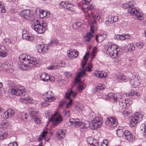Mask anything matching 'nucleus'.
Instances as JSON below:
<instances>
[{"label": "nucleus", "instance_id": "40", "mask_svg": "<svg viewBox=\"0 0 146 146\" xmlns=\"http://www.w3.org/2000/svg\"><path fill=\"white\" fill-rule=\"evenodd\" d=\"M23 38L24 39L30 41L34 39L33 36H30L29 34H27L25 35H23Z\"/></svg>", "mask_w": 146, "mask_h": 146}, {"label": "nucleus", "instance_id": "22", "mask_svg": "<svg viewBox=\"0 0 146 146\" xmlns=\"http://www.w3.org/2000/svg\"><path fill=\"white\" fill-rule=\"evenodd\" d=\"M50 13L49 11H46L43 10L40 11V17L42 19L45 17L48 18L50 17Z\"/></svg>", "mask_w": 146, "mask_h": 146}, {"label": "nucleus", "instance_id": "20", "mask_svg": "<svg viewBox=\"0 0 146 146\" xmlns=\"http://www.w3.org/2000/svg\"><path fill=\"white\" fill-rule=\"evenodd\" d=\"M68 123L69 124V125H72L75 126H81L82 124V122L78 119H70Z\"/></svg>", "mask_w": 146, "mask_h": 146}, {"label": "nucleus", "instance_id": "41", "mask_svg": "<svg viewBox=\"0 0 146 146\" xmlns=\"http://www.w3.org/2000/svg\"><path fill=\"white\" fill-rule=\"evenodd\" d=\"M94 69V68L92 66V64L91 63H90L86 68L85 70H85V71H86L90 72L93 70Z\"/></svg>", "mask_w": 146, "mask_h": 146}, {"label": "nucleus", "instance_id": "63", "mask_svg": "<svg viewBox=\"0 0 146 146\" xmlns=\"http://www.w3.org/2000/svg\"><path fill=\"white\" fill-rule=\"evenodd\" d=\"M66 102L65 101H63L61 102L59 104V108H62L64 106Z\"/></svg>", "mask_w": 146, "mask_h": 146}, {"label": "nucleus", "instance_id": "37", "mask_svg": "<svg viewBox=\"0 0 146 146\" xmlns=\"http://www.w3.org/2000/svg\"><path fill=\"white\" fill-rule=\"evenodd\" d=\"M82 21H79L76 23H74L73 24V27L74 29H77L81 27L82 25Z\"/></svg>", "mask_w": 146, "mask_h": 146}, {"label": "nucleus", "instance_id": "18", "mask_svg": "<svg viewBox=\"0 0 146 146\" xmlns=\"http://www.w3.org/2000/svg\"><path fill=\"white\" fill-rule=\"evenodd\" d=\"M123 137L125 138L127 141L130 143L132 142L134 140L133 134L128 130L125 131V134Z\"/></svg>", "mask_w": 146, "mask_h": 146}, {"label": "nucleus", "instance_id": "42", "mask_svg": "<svg viewBox=\"0 0 146 146\" xmlns=\"http://www.w3.org/2000/svg\"><path fill=\"white\" fill-rule=\"evenodd\" d=\"M127 49L129 51L132 52L135 50V47L133 44L131 43L128 44L127 46Z\"/></svg>", "mask_w": 146, "mask_h": 146}, {"label": "nucleus", "instance_id": "4", "mask_svg": "<svg viewBox=\"0 0 146 146\" xmlns=\"http://www.w3.org/2000/svg\"><path fill=\"white\" fill-rule=\"evenodd\" d=\"M108 48L107 53L113 58L116 57L118 55V46L116 45L112 44L109 42L107 45Z\"/></svg>", "mask_w": 146, "mask_h": 146}, {"label": "nucleus", "instance_id": "50", "mask_svg": "<svg viewBox=\"0 0 146 146\" xmlns=\"http://www.w3.org/2000/svg\"><path fill=\"white\" fill-rule=\"evenodd\" d=\"M67 98V99L68 100V101H69V102L66 104V108H70V106H71L72 105V100L70 98Z\"/></svg>", "mask_w": 146, "mask_h": 146}, {"label": "nucleus", "instance_id": "9", "mask_svg": "<svg viewBox=\"0 0 146 146\" xmlns=\"http://www.w3.org/2000/svg\"><path fill=\"white\" fill-rule=\"evenodd\" d=\"M35 24L32 26V28L38 34H42L45 32V29L43 28L42 26L40 23V21L36 20L35 23Z\"/></svg>", "mask_w": 146, "mask_h": 146}, {"label": "nucleus", "instance_id": "43", "mask_svg": "<svg viewBox=\"0 0 146 146\" xmlns=\"http://www.w3.org/2000/svg\"><path fill=\"white\" fill-rule=\"evenodd\" d=\"M58 43V41L57 39H52L48 43V45L51 46L56 45Z\"/></svg>", "mask_w": 146, "mask_h": 146}, {"label": "nucleus", "instance_id": "5", "mask_svg": "<svg viewBox=\"0 0 146 146\" xmlns=\"http://www.w3.org/2000/svg\"><path fill=\"white\" fill-rule=\"evenodd\" d=\"M143 114L137 112L132 116L130 119V125L131 127L135 126L137 123H139L143 119Z\"/></svg>", "mask_w": 146, "mask_h": 146}, {"label": "nucleus", "instance_id": "53", "mask_svg": "<svg viewBox=\"0 0 146 146\" xmlns=\"http://www.w3.org/2000/svg\"><path fill=\"white\" fill-rule=\"evenodd\" d=\"M40 23L41 26H42V27L44 28H45V31L47 29L46 27L47 26V24L46 23L44 22L43 21H40Z\"/></svg>", "mask_w": 146, "mask_h": 146}, {"label": "nucleus", "instance_id": "14", "mask_svg": "<svg viewBox=\"0 0 146 146\" xmlns=\"http://www.w3.org/2000/svg\"><path fill=\"white\" fill-rule=\"evenodd\" d=\"M47 44H38L37 46V49L38 52L45 53L47 52L48 48Z\"/></svg>", "mask_w": 146, "mask_h": 146}, {"label": "nucleus", "instance_id": "8", "mask_svg": "<svg viewBox=\"0 0 146 146\" xmlns=\"http://www.w3.org/2000/svg\"><path fill=\"white\" fill-rule=\"evenodd\" d=\"M128 13L130 15L135 16L139 20H141L143 18V14L139 12L135 8H131L128 10Z\"/></svg>", "mask_w": 146, "mask_h": 146}, {"label": "nucleus", "instance_id": "46", "mask_svg": "<svg viewBox=\"0 0 146 146\" xmlns=\"http://www.w3.org/2000/svg\"><path fill=\"white\" fill-rule=\"evenodd\" d=\"M97 48L96 47L94 48L92 50L91 55H92L91 59H93L96 55V54L97 51Z\"/></svg>", "mask_w": 146, "mask_h": 146}, {"label": "nucleus", "instance_id": "48", "mask_svg": "<svg viewBox=\"0 0 146 146\" xmlns=\"http://www.w3.org/2000/svg\"><path fill=\"white\" fill-rule=\"evenodd\" d=\"M135 45L136 47L139 48L141 49L143 48L144 44L142 42H138L135 43Z\"/></svg>", "mask_w": 146, "mask_h": 146}, {"label": "nucleus", "instance_id": "13", "mask_svg": "<svg viewBox=\"0 0 146 146\" xmlns=\"http://www.w3.org/2000/svg\"><path fill=\"white\" fill-rule=\"evenodd\" d=\"M14 114V111L11 109H9L3 113L1 116L4 118H8L13 117Z\"/></svg>", "mask_w": 146, "mask_h": 146}, {"label": "nucleus", "instance_id": "60", "mask_svg": "<svg viewBox=\"0 0 146 146\" xmlns=\"http://www.w3.org/2000/svg\"><path fill=\"white\" fill-rule=\"evenodd\" d=\"M128 3L129 4L130 8H132L131 7L133 6L134 5L135 2L133 1H129Z\"/></svg>", "mask_w": 146, "mask_h": 146}, {"label": "nucleus", "instance_id": "57", "mask_svg": "<svg viewBox=\"0 0 146 146\" xmlns=\"http://www.w3.org/2000/svg\"><path fill=\"white\" fill-rule=\"evenodd\" d=\"M126 101L125 99L124 98H120L119 100V106H122V103H123Z\"/></svg>", "mask_w": 146, "mask_h": 146}, {"label": "nucleus", "instance_id": "35", "mask_svg": "<svg viewBox=\"0 0 146 146\" xmlns=\"http://www.w3.org/2000/svg\"><path fill=\"white\" fill-rule=\"evenodd\" d=\"M76 7L70 4H67L66 6V9L69 11L73 12L75 11Z\"/></svg>", "mask_w": 146, "mask_h": 146}, {"label": "nucleus", "instance_id": "54", "mask_svg": "<svg viewBox=\"0 0 146 146\" xmlns=\"http://www.w3.org/2000/svg\"><path fill=\"white\" fill-rule=\"evenodd\" d=\"M7 53L6 51H0V56L2 58L4 57L7 56Z\"/></svg>", "mask_w": 146, "mask_h": 146}, {"label": "nucleus", "instance_id": "27", "mask_svg": "<svg viewBox=\"0 0 146 146\" xmlns=\"http://www.w3.org/2000/svg\"><path fill=\"white\" fill-rule=\"evenodd\" d=\"M106 34L101 33L97 36L96 35V39L97 42H100L103 41L106 37Z\"/></svg>", "mask_w": 146, "mask_h": 146}, {"label": "nucleus", "instance_id": "10", "mask_svg": "<svg viewBox=\"0 0 146 146\" xmlns=\"http://www.w3.org/2000/svg\"><path fill=\"white\" fill-rule=\"evenodd\" d=\"M117 123V119L114 117H110L108 118L106 122V124L111 128L115 127Z\"/></svg>", "mask_w": 146, "mask_h": 146}, {"label": "nucleus", "instance_id": "61", "mask_svg": "<svg viewBox=\"0 0 146 146\" xmlns=\"http://www.w3.org/2000/svg\"><path fill=\"white\" fill-rule=\"evenodd\" d=\"M0 51H7V50L4 45H1L0 48Z\"/></svg>", "mask_w": 146, "mask_h": 146}, {"label": "nucleus", "instance_id": "34", "mask_svg": "<svg viewBox=\"0 0 146 146\" xmlns=\"http://www.w3.org/2000/svg\"><path fill=\"white\" fill-rule=\"evenodd\" d=\"M116 133L118 136L119 137H124L125 131H124L123 129L118 128L116 130Z\"/></svg>", "mask_w": 146, "mask_h": 146}, {"label": "nucleus", "instance_id": "62", "mask_svg": "<svg viewBox=\"0 0 146 146\" xmlns=\"http://www.w3.org/2000/svg\"><path fill=\"white\" fill-rule=\"evenodd\" d=\"M58 64H57V67L58 66H60V67H63L65 65V62L64 61H62L61 62L58 63Z\"/></svg>", "mask_w": 146, "mask_h": 146}, {"label": "nucleus", "instance_id": "56", "mask_svg": "<svg viewBox=\"0 0 146 146\" xmlns=\"http://www.w3.org/2000/svg\"><path fill=\"white\" fill-rule=\"evenodd\" d=\"M63 114L64 116L67 117H68L70 115V111L68 110H66L64 111Z\"/></svg>", "mask_w": 146, "mask_h": 146}, {"label": "nucleus", "instance_id": "47", "mask_svg": "<svg viewBox=\"0 0 146 146\" xmlns=\"http://www.w3.org/2000/svg\"><path fill=\"white\" fill-rule=\"evenodd\" d=\"M9 123L6 121L4 120L1 124H0V127L1 126L3 128H7L8 126Z\"/></svg>", "mask_w": 146, "mask_h": 146}, {"label": "nucleus", "instance_id": "55", "mask_svg": "<svg viewBox=\"0 0 146 146\" xmlns=\"http://www.w3.org/2000/svg\"><path fill=\"white\" fill-rule=\"evenodd\" d=\"M85 84H80L78 87V90L80 91H81L85 88Z\"/></svg>", "mask_w": 146, "mask_h": 146}, {"label": "nucleus", "instance_id": "2", "mask_svg": "<svg viewBox=\"0 0 146 146\" xmlns=\"http://www.w3.org/2000/svg\"><path fill=\"white\" fill-rule=\"evenodd\" d=\"M87 124L84 125V127L82 128H86L88 126L92 129L94 130L100 127L102 125L103 123V119L99 116L96 117L92 121V123L90 125L88 121H87Z\"/></svg>", "mask_w": 146, "mask_h": 146}, {"label": "nucleus", "instance_id": "25", "mask_svg": "<svg viewBox=\"0 0 146 146\" xmlns=\"http://www.w3.org/2000/svg\"><path fill=\"white\" fill-rule=\"evenodd\" d=\"M68 56L70 59H73L74 58L76 57L78 54V52L76 50V51H70V50L67 51Z\"/></svg>", "mask_w": 146, "mask_h": 146}, {"label": "nucleus", "instance_id": "30", "mask_svg": "<svg viewBox=\"0 0 146 146\" xmlns=\"http://www.w3.org/2000/svg\"><path fill=\"white\" fill-rule=\"evenodd\" d=\"M71 95L74 98L77 95V93L74 92H73L71 89L70 88L67 91V92L65 94V96L66 98H70V96Z\"/></svg>", "mask_w": 146, "mask_h": 146}, {"label": "nucleus", "instance_id": "64", "mask_svg": "<svg viewBox=\"0 0 146 146\" xmlns=\"http://www.w3.org/2000/svg\"><path fill=\"white\" fill-rule=\"evenodd\" d=\"M8 146H17V145L16 142H14L9 143Z\"/></svg>", "mask_w": 146, "mask_h": 146}, {"label": "nucleus", "instance_id": "21", "mask_svg": "<svg viewBox=\"0 0 146 146\" xmlns=\"http://www.w3.org/2000/svg\"><path fill=\"white\" fill-rule=\"evenodd\" d=\"M32 11L29 9L24 10L21 11L20 13L21 17H24L25 19L27 17H31L32 16Z\"/></svg>", "mask_w": 146, "mask_h": 146}, {"label": "nucleus", "instance_id": "28", "mask_svg": "<svg viewBox=\"0 0 146 146\" xmlns=\"http://www.w3.org/2000/svg\"><path fill=\"white\" fill-rule=\"evenodd\" d=\"M105 86L102 84H98L97 86H96L95 88L93 90V92L95 93L96 92H101L104 90Z\"/></svg>", "mask_w": 146, "mask_h": 146}, {"label": "nucleus", "instance_id": "12", "mask_svg": "<svg viewBox=\"0 0 146 146\" xmlns=\"http://www.w3.org/2000/svg\"><path fill=\"white\" fill-rule=\"evenodd\" d=\"M30 114L31 116L33 117L35 121L37 123L40 124L41 122V119L40 117L38 112L33 110L31 111Z\"/></svg>", "mask_w": 146, "mask_h": 146}, {"label": "nucleus", "instance_id": "17", "mask_svg": "<svg viewBox=\"0 0 146 146\" xmlns=\"http://www.w3.org/2000/svg\"><path fill=\"white\" fill-rule=\"evenodd\" d=\"M86 141L90 146H100L98 140L94 139L91 137H89L87 139Z\"/></svg>", "mask_w": 146, "mask_h": 146}, {"label": "nucleus", "instance_id": "7", "mask_svg": "<svg viewBox=\"0 0 146 146\" xmlns=\"http://www.w3.org/2000/svg\"><path fill=\"white\" fill-rule=\"evenodd\" d=\"M54 100L53 94L51 91H49L46 92L45 95V100L42 105V106H46L49 105L48 102H50Z\"/></svg>", "mask_w": 146, "mask_h": 146}, {"label": "nucleus", "instance_id": "52", "mask_svg": "<svg viewBox=\"0 0 146 146\" xmlns=\"http://www.w3.org/2000/svg\"><path fill=\"white\" fill-rule=\"evenodd\" d=\"M59 7L60 9L63 8H66V4L64 2H62L60 3L59 4Z\"/></svg>", "mask_w": 146, "mask_h": 146}, {"label": "nucleus", "instance_id": "38", "mask_svg": "<svg viewBox=\"0 0 146 146\" xmlns=\"http://www.w3.org/2000/svg\"><path fill=\"white\" fill-rule=\"evenodd\" d=\"M141 132L143 135H145L146 134V122H144L142 124L140 127Z\"/></svg>", "mask_w": 146, "mask_h": 146}, {"label": "nucleus", "instance_id": "39", "mask_svg": "<svg viewBox=\"0 0 146 146\" xmlns=\"http://www.w3.org/2000/svg\"><path fill=\"white\" fill-rule=\"evenodd\" d=\"M47 134V132L46 131H43L42 134L38 137V140L39 141H41L45 139V136Z\"/></svg>", "mask_w": 146, "mask_h": 146}, {"label": "nucleus", "instance_id": "36", "mask_svg": "<svg viewBox=\"0 0 146 146\" xmlns=\"http://www.w3.org/2000/svg\"><path fill=\"white\" fill-rule=\"evenodd\" d=\"M86 73L85 70H83L81 72H79L77 76V77L75 78V80L77 82H80V80L79 78L85 76Z\"/></svg>", "mask_w": 146, "mask_h": 146}, {"label": "nucleus", "instance_id": "58", "mask_svg": "<svg viewBox=\"0 0 146 146\" xmlns=\"http://www.w3.org/2000/svg\"><path fill=\"white\" fill-rule=\"evenodd\" d=\"M122 106H119L121 108H122V109H125L127 107V104L124 102L123 103H122Z\"/></svg>", "mask_w": 146, "mask_h": 146}, {"label": "nucleus", "instance_id": "15", "mask_svg": "<svg viewBox=\"0 0 146 146\" xmlns=\"http://www.w3.org/2000/svg\"><path fill=\"white\" fill-rule=\"evenodd\" d=\"M94 33V27L91 26L90 28V33H86L84 37V39L85 41L88 42L90 41L91 38L93 36V34Z\"/></svg>", "mask_w": 146, "mask_h": 146}, {"label": "nucleus", "instance_id": "26", "mask_svg": "<svg viewBox=\"0 0 146 146\" xmlns=\"http://www.w3.org/2000/svg\"><path fill=\"white\" fill-rule=\"evenodd\" d=\"M93 74L97 77L98 78H100L102 77H106L107 75L106 73L102 72L101 71H94L93 72Z\"/></svg>", "mask_w": 146, "mask_h": 146}, {"label": "nucleus", "instance_id": "6", "mask_svg": "<svg viewBox=\"0 0 146 146\" xmlns=\"http://www.w3.org/2000/svg\"><path fill=\"white\" fill-rule=\"evenodd\" d=\"M11 92L12 95L17 96H24L26 94L25 89L21 86H18L14 88H12Z\"/></svg>", "mask_w": 146, "mask_h": 146}, {"label": "nucleus", "instance_id": "49", "mask_svg": "<svg viewBox=\"0 0 146 146\" xmlns=\"http://www.w3.org/2000/svg\"><path fill=\"white\" fill-rule=\"evenodd\" d=\"M3 65L5 68H10L11 66V62L8 61L4 63Z\"/></svg>", "mask_w": 146, "mask_h": 146}, {"label": "nucleus", "instance_id": "23", "mask_svg": "<svg viewBox=\"0 0 146 146\" xmlns=\"http://www.w3.org/2000/svg\"><path fill=\"white\" fill-rule=\"evenodd\" d=\"M66 130L62 129H59L56 132V135L59 138L64 139L65 137Z\"/></svg>", "mask_w": 146, "mask_h": 146}, {"label": "nucleus", "instance_id": "44", "mask_svg": "<svg viewBox=\"0 0 146 146\" xmlns=\"http://www.w3.org/2000/svg\"><path fill=\"white\" fill-rule=\"evenodd\" d=\"M8 133L6 132H0V139L3 140L8 135Z\"/></svg>", "mask_w": 146, "mask_h": 146}, {"label": "nucleus", "instance_id": "33", "mask_svg": "<svg viewBox=\"0 0 146 146\" xmlns=\"http://www.w3.org/2000/svg\"><path fill=\"white\" fill-rule=\"evenodd\" d=\"M26 114L25 112H23L18 113L17 115V117L19 119L21 120H25L27 118Z\"/></svg>", "mask_w": 146, "mask_h": 146}, {"label": "nucleus", "instance_id": "3", "mask_svg": "<svg viewBox=\"0 0 146 146\" xmlns=\"http://www.w3.org/2000/svg\"><path fill=\"white\" fill-rule=\"evenodd\" d=\"M95 6L93 4H91L88 5L85 9H83L82 10L85 14V15L87 17V19H90L92 18L95 20H99L100 18V16L98 14L94 15L93 13L91 12L90 14L88 13V10H92L95 9Z\"/></svg>", "mask_w": 146, "mask_h": 146}, {"label": "nucleus", "instance_id": "59", "mask_svg": "<svg viewBox=\"0 0 146 146\" xmlns=\"http://www.w3.org/2000/svg\"><path fill=\"white\" fill-rule=\"evenodd\" d=\"M123 7L124 9L129 8V9L130 8L129 4L128 3L124 4L123 5Z\"/></svg>", "mask_w": 146, "mask_h": 146}, {"label": "nucleus", "instance_id": "1", "mask_svg": "<svg viewBox=\"0 0 146 146\" xmlns=\"http://www.w3.org/2000/svg\"><path fill=\"white\" fill-rule=\"evenodd\" d=\"M21 63L19 67L23 70H27L29 67L33 66L39 67V61L36 60V58L31 57L30 56L25 54H22L19 56Z\"/></svg>", "mask_w": 146, "mask_h": 146}, {"label": "nucleus", "instance_id": "11", "mask_svg": "<svg viewBox=\"0 0 146 146\" xmlns=\"http://www.w3.org/2000/svg\"><path fill=\"white\" fill-rule=\"evenodd\" d=\"M52 119L55 124H57L61 123L62 120L63 118L60 115V113H56L52 117Z\"/></svg>", "mask_w": 146, "mask_h": 146}, {"label": "nucleus", "instance_id": "51", "mask_svg": "<svg viewBox=\"0 0 146 146\" xmlns=\"http://www.w3.org/2000/svg\"><path fill=\"white\" fill-rule=\"evenodd\" d=\"M5 10L1 2H0V13H5Z\"/></svg>", "mask_w": 146, "mask_h": 146}, {"label": "nucleus", "instance_id": "24", "mask_svg": "<svg viewBox=\"0 0 146 146\" xmlns=\"http://www.w3.org/2000/svg\"><path fill=\"white\" fill-rule=\"evenodd\" d=\"M116 79H117V82H126L127 81V76L123 74H119L117 76Z\"/></svg>", "mask_w": 146, "mask_h": 146}, {"label": "nucleus", "instance_id": "45", "mask_svg": "<svg viewBox=\"0 0 146 146\" xmlns=\"http://www.w3.org/2000/svg\"><path fill=\"white\" fill-rule=\"evenodd\" d=\"M58 68L57 64L51 65L47 67V69L49 70H56Z\"/></svg>", "mask_w": 146, "mask_h": 146}, {"label": "nucleus", "instance_id": "29", "mask_svg": "<svg viewBox=\"0 0 146 146\" xmlns=\"http://www.w3.org/2000/svg\"><path fill=\"white\" fill-rule=\"evenodd\" d=\"M89 54L88 52H86L85 55L84 56L83 59L81 62V66L82 68L84 69V68L87 63V56Z\"/></svg>", "mask_w": 146, "mask_h": 146}, {"label": "nucleus", "instance_id": "31", "mask_svg": "<svg viewBox=\"0 0 146 146\" xmlns=\"http://www.w3.org/2000/svg\"><path fill=\"white\" fill-rule=\"evenodd\" d=\"M41 80L44 82L48 81L49 78V76L48 74L45 73L42 74L40 76Z\"/></svg>", "mask_w": 146, "mask_h": 146}, {"label": "nucleus", "instance_id": "19", "mask_svg": "<svg viewBox=\"0 0 146 146\" xmlns=\"http://www.w3.org/2000/svg\"><path fill=\"white\" fill-rule=\"evenodd\" d=\"M103 98L106 100L110 99L111 100H113V102H115L117 100V97L116 95L113 93H110L108 95L105 96L104 97H103Z\"/></svg>", "mask_w": 146, "mask_h": 146}, {"label": "nucleus", "instance_id": "16", "mask_svg": "<svg viewBox=\"0 0 146 146\" xmlns=\"http://www.w3.org/2000/svg\"><path fill=\"white\" fill-rule=\"evenodd\" d=\"M130 80V84L132 87L136 88L139 85V80L135 76H132Z\"/></svg>", "mask_w": 146, "mask_h": 146}, {"label": "nucleus", "instance_id": "32", "mask_svg": "<svg viewBox=\"0 0 146 146\" xmlns=\"http://www.w3.org/2000/svg\"><path fill=\"white\" fill-rule=\"evenodd\" d=\"M122 113L123 115L125 117L129 116L131 113V111L127 108L122 109Z\"/></svg>", "mask_w": 146, "mask_h": 146}]
</instances>
